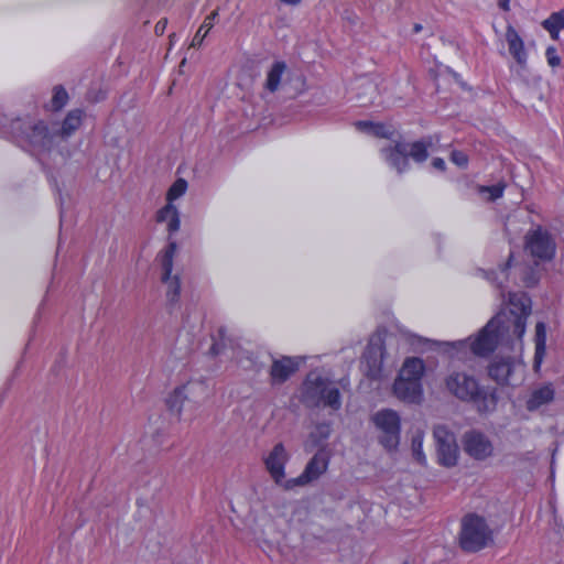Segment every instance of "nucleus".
<instances>
[{"label": "nucleus", "mask_w": 564, "mask_h": 564, "mask_svg": "<svg viewBox=\"0 0 564 564\" xmlns=\"http://www.w3.org/2000/svg\"><path fill=\"white\" fill-rule=\"evenodd\" d=\"M302 402L312 408H329L338 411L341 408V395L337 386L318 371H311L302 383Z\"/></svg>", "instance_id": "obj_5"}, {"label": "nucleus", "mask_w": 564, "mask_h": 564, "mask_svg": "<svg viewBox=\"0 0 564 564\" xmlns=\"http://www.w3.org/2000/svg\"><path fill=\"white\" fill-rule=\"evenodd\" d=\"M534 283H535V281H534V280H532V281H525V285H527V286H531V285H533Z\"/></svg>", "instance_id": "obj_44"}, {"label": "nucleus", "mask_w": 564, "mask_h": 564, "mask_svg": "<svg viewBox=\"0 0 564 564\" xmlns=\"http://www.w3.org/2000/svg\"><path fill=\"white\" fill-rule=\"evenodd\" d=\"M512 256L510 254L509 260L505 267H499L498 271L486 273V279L491 283H495L499 289H502L505 282L508 280L507 269L511 265Z\"/></svg>", "instance_id": "obj_27"}, {"label": "nucleus", "mask_w": 564, "mask_h": 564, "mask_svg": "<svg viewBox=\"0 0 564 564\" xmlns=\"http://www.w3.org/2000/svg\"><path fill=\"white\" fill-rule=\"evenodd\" d=\"M166 24H167L166 19H161L160 21H158V23L155 24V33L158 35H162L165 31Z\"/></svg>", "instance_id": "obj_36"}, {"label": "nucleus", "mask_w": 564, "mask_h": 564, "mask_svg": "<svg viewBox=\"0 0 564 564\" xmlns=\"http://www.w3.org/2000/svg\"><path fill=\"white\" fill-rule=\"evenodd\" d=\"M444 387L448 394L462 402L471 403L478 413L488 414L497 409V389L484 386L465 370H451L444 378Z\"/></svg>", "instance_id": "obj_3"}, {"label": "nucleus", "mask_w": 564, "mask_h": 564, "mask_svg": "<svg viewBox=\"0 0 564 564\" xmlns=\"http://www.w3.org/2000/svg\"><path fill=\"white\" fill-rule=\"evenodd\" d=\"M412 452L420 464L426 463V456L423 453V435L420 432L412 437Z\"/></svg>", "instance_id": "obj_30"}, {"label": "nucleus", "mask_w": 564, "mask_h": 564, "mask_svg": "<svg viewBox=\"0 0 564 564\" xmlns=\"http://www.w3.org/2000/svg\"><path fill=\"white\" fill-rule=\"evenodd\" d=\"M506 40L509 46V52L521 66L525 65L528 55L524 48V43L519 33L512 26H508L506 31Z\"/></svg>", "instance_id": "obj_21"}, {"label": "nucleus", "mask_w": 564, "mask_h": 564, "mask_svg": "<svg viewBox=\"0 0 564 564\" xmlns=\"http://www.w3.org/2000/svg\"><path fill=\"white\" fill-rule=\"evenodd\" d=\"M289 454L282 443L273 446L270 453L264 457V466L274 484L286 490L288 480L285 479V466L289 462Z\"/></svg>", "instance_id": "obj_15"}, {"label": "nucleus", "mask_w": 564, "mask_h": 564, "mask_svg": "<svg viewBox=\"0 0 564 564\" xmlns=\"http://www.w3.org/2000/svg\"><path fill=\"white\" fill-rule=\"evenodd\" d=\"M187 189V182L184 178H177L169 188L166 193L167 203L173 204V202L180 197H182Z\"/></svg>", "instance_id": "obj_29"}, {"label": "nucleus", "mask_w": 564, "mask_h": 564, "mask_svg": "<svg viewBox=\"0 0 564 564\" xmlns=\"http://www.w3.org/2000/svg\"><path fill=\"white\" fill-rule=\"evenodd\" d=\"M209 397L206 380L191 379L176 386L165 398L169 411L181 419L184 411L195 412Z\"/></svg>", "instance_id": "obj_6"}, {"label": "nucleus", "mask_w": 564, "mask_h": 564, "mask_svg": "<svg viewBox=\"0 0 564 564\" xmlns=\"http://www.w3.org/2000/svg\"><path fill=\"white\" fill-rule=\"evenodd\" d=\"M330 435L329 424L322 423L316 425L314 432L311 433V440L314 445H318L321 442L327 440Z\"/></svg>", "instance_id": "obj_31"}, {"label": "nucleus", "mask_w": 564, "mask_h": 564, "mask_svg": "<svg viewBox=\"0 0 564 564\" xmlns=\"http://www.w3.org/2000/svg\"><path fill=\"white\" fill-rule=\"evenodd\" d=\"M500 7H501L503 10H508V9H509V3L505 2V0H501V1H500Z\"/></svg>", "instance_id": "obj_42"}, {"label": "nucleus", "mask_w": 564, "mask_h": 564, "mask_svg": "<svg viewBox=\"0 0 564 564\" xmlns=\"http://www.w3.org/2000/svg\"><path fill=\"white\" fill-rule=\"evenodd\" d=\"M283 3L285 4H291V6H296L299 4L302 0H281Z\"/></svg>", "instance_id": "obj_41"}, {"label": "nucleus", "mask_w": 564, "mask_h": 564, "mask_svg": "<svg viewBox=\"0 0 564 564\" xmlns=\"http://www.w3.org/2000/svg\"><path fill=\"white\" fill-rule=\"evenodd\" d=\"M433 435L440 464L445 467L455 466L458 459V446L454 433L444 425H437Z\"/></svg>", "instance_id": "obj_12"}, {"label": "nucleus", "mask_w": 564, "mask_h": 564, "mask_svg": "<svg viewBox=\"0 0 564 564\" xmlns=\"http://www.w3.org/2000/svg\"><path fill=\"white\" fill-rule=\"evenodd\" d=\"M426 366L419 357L404 359L392 384L393 395L408 404H421L424 400L423 378Z\"/></svg>", "instance_id": "obj_4"}, {"label": "nucleus", "mask_w": 564, "mask_h": 564, "mask_svg": "<svg viewBox=\"0 0 564 564\" xmlns=\"http://www.w3.org/2000/svg\"><path fill=\"white\" fill-rule=\"evenodd\" d=\"M525 250L538 261H550L555 256L556 242L547 229L536 226L525 235Z\"/></svg>", "instance_id": "obj_11"}, {"label": "nucleus", "mask_w": 564, "mask_h": 564, "mask_svg": "<svg viewBox=\"0 0 564 564\" xmlns=\"http://www.w3.org/2000/svg\"><path fill=\"white\" fill-rule=\"evenodd\" d=\"M107 90L102 87L101 83H96L87 93V98L91 102H98L106 98Z\"/></svg>", "instance_id": "obj_32"}, {"label": "nucleus", "mask_w": 564, "mask_h": 564, "mask_svg": "<svg viewBox=\"0 0 564 564\" xmlns=\"http://www.w3.org/2000/svg\"><path fill=\"white\" fill-rule=\"evenodd\" d=\"M506 185L498 183L491 186H479L478 192L488 202H494L503 195Z\"/></svg>", "instance_id": "obj_28"}, {"label": "nucleus", "mask_w": 564, "mask_h": 564, "mask_svg": "<svg viewBox=\"0 0 564 564\" xmlns=\"http://www.w3.org/2000/svg\"><path fill=\"white\" fill-rule=\"evenodd\" d=\"M546 351V326L543 322L535 325L534 369L538 370Z\"/></svg>", "instance_id": "obj_23"}, {"label": "nucleus", "mask_w": 564, "mask_h": 564, "mask_svg": "<svg viewBox=\"0 0 564 564\" xmlns=\"http://www.w3.org/2000/svg\"><path fill=\"white\" fill-rule=\"evenodd\" d=\"M532 311L531 299L524 292L508 293L505 306L478 332L475 338L458 340L457 349L469 347L478 357H487L496 348L511 355L497 356L488 366V376L498 384H517L523 379V335Z\"/></svg>", "instance_id": "obj_1"}, {"label": "nucleus", "mask_w": 564, "mask_h": 564, "mask_svg": "<svg viewBox=\"0 0 564 564\" xmlns=\"http://www.w3.org/2000/svg\"><path fill=\"white\" fill-rule=\"evenodd\" d=\"M547 64L551 67H557L561 64V57L554 46H549L545 52Z\"/></svg>", "instance_id": "obj_33"}, {"label": "nucleus", "mask_w": 564, "mask_h": 564, "mask_svg": "<svg viewBox=\"0 0 564 564\" xmlns=\"http://www.w3.org/2000/svg\"><path fill=\"white\" fill-rule=\"evenodd\" d=\"M299 364L290 357H283L272 362L270 377L273 384L285 382L296 370Z\"/></svg>", "instance_id": "obj_17"}, {"label": "nucleus", "mask_w": 564, "mask_h": 564, "mask_svg": "<svg viewBox=\"0 0 564 564\" xmlns=\"http://www.w3.org/2000/svg\"><path fill=\"white\" fill-rule=\"evenodd\" d=\"M155 218L158 223L166 225V230L170 235L178 231L181 219L178 209L174 204L166 203L165 206L158 210Z\"/></svg>", "instance_id": "obj_20"}, {"label": "nucleus", "mask_w": 564, "mask_h": 564, "mask_svg": "<svg viewBox=\"0 0 564 564\" xmlns=\"http://www.w3.org/2000/svg\"><path fill=\"white\" fill-rule=\"evenodd\" d=\"M371 422L379 431V441L382 446L393 451L400 443L401 419L397 411L382 409L371 416Z\"/></svg>", "instance_id": "obj_10"}, {"label": "nucleus", "mask_w": 564, "mask_h": 564, "mask_svg": "<svg viewBox=\"0 0 564 564\" xmlns=\"http://www.w3.org/2000/svg\"><path fill=\"white\" fill-rule=\"evenodd\" d=\"M53 371L56 373V375H59V373H65L66 370H65V365L61 366V362L58 361L54 367H53Z\"/></svg>", "instance_id": "obj_38"}, {"label": "nucleus", "mask_w": 564, "mask_h": 564, "mask_svg": "<svg viewBox=\"0 0 564 564\" xmlns=\"http://www.w3.org/2000/svg\"><path fill=\"white\" fill-rule=\"evenodd\" d=\"M451 159H452V162L455 163L459 167H465L468 163L467 155L462 151H453Z\"/></svg>", "instance_id": "obj_35"}, {"label": "nucleus", "mask_w": 564, "mask_h": 564, "mask_svg": "<svg viewBox=\"0 0 564 564\" xmlns=\"http://www.w3.org/2000/svg\"><path fill=\"white\" fill-rule=\"evenodd\" d=\"M329 456L324 451H318L306 464L302 474L295 478L288 480L286 490H292L295 487L306 486L314 480H317L328 468Z\"/></svg>", "instance_id": "obj_14"}, {"label": "nucleus", "mask_w": 564, "mask_h": 564, "mask_svg": "<svg viewBox=\"0 0 564 564\" xmlns=\"http://www.w3.org/2000/svg\"><path fill=\"white\" fill-rule=\"evenodd\" d=\"M356 128L369 135L392 139L394 135V129L392 126L372 122V121H358L355 123Z\"/></svg>", "instance_id": "obj_22"}, {"label": "nucleus", "mask_w": 564, "mask_h": 564, "mask_svg": "<svg viewBox=\"0 0 564 564\" xmlns=\"http://www.w3.org/2000/svg\"><path fill=\"white\" fill-rule=\"evenodd\" d=\"M210 352H212L213 355H219V354H220V349H219V347H218V345H217V344H214V345L212 346V348H210Z\"/></svg>", "instance_id": "obj_40"}, {"label": "nucleus", "mask_w": 564, "mask_h": 564, "mask_svg": "<svg viewBox=\"0 0 564 564\" xmlns=\"http://www.w3.org/2000/svg\"><path fill=\"white\" fill-rule=\"evenodd\" d=\"M431 142L424 140L415 142H395L393 147L381 149L384 162L399 174L408 171L409 159L416 163L424 162L429 156Z\"/></svg>", "instance_id": "obj_7"}, {"label": "nucleus", "mask_w": 564, "mask_h": 564, "mask_svg": "<svg viewBox=\"0 0 564 564\" xmlns=\"http://www.w3.org/2000/svg\"><path fill=\"white\" fill-rule=\"evenodd\" d=\"M554 397L555 390L552 383H545L534 388L527 400V409L529 411H536L550 404L554 400Z\"/></svg>", "instance_id": "obj_18"}, {"label": "nucleus", "mask_w": 564, "mask_h": 564, "mask_svg": "<svg viewBox=\"0 0 564 564\" xmlns=\"http://www.w3.org/2000/svg\"><path fill=\"white\" fill-rule=\"evenodd\" d=\"M432 165L434 169L436 170H440V171H444L445 170V161L441 158H435L433 159L432 161Z\"/></svg>", "instance_id": "obj_37"}, {"label": "nucleus", "mask_w": 564, "mask_h": 564, "mask_svg": "<svg viewBox=\"0 0 564 564\" xmlns=\"http://www.w3.org/2000/svg\"><path fill=\"white\" fill-rule=\"evenodd\" d=\"M217 17L218 12L215 10L205 18L203 24L192 40V46H199L203 43L204 39L214 26Z\"/></svg>", "instance_id": "obj_25"}, {"label": "nucleus", "mask_w": 564, "mask_h": 564, "mask_svg": "<svg viewBox=\"0 0 564 564\" xmlns=\"http://www.w3.org/2000/svg\"><path fill=\"white\" fill-rule=\"evenodd\" d=\"M72 118H73V131H74L78 127H80L83 121L88 119V116L86 115V112L83 109H75V110L73 109Z\"/></svg>", "instance_id": "obj_34"}, {"label": "nucleus", "mask_w": 564, "mask_h": 564, "mask_svg": "<svg viewBox=\"0 0 564 564\" xmlns=\"http://www.w3.org/2000/svg\"><path fill=\"white\" fill-rule=\"evenodd\" d=\"M288 69L283 61H274L265 72L263 89L268 93H276L283 83V76Z\"/></svg>", "instance_id": "obj_19"}, {"label": "nucleus", "mask_w": 564, "mask_h": 564, "mask_svg": "<svg viewBox=\"0 0 564 564\" xmlns=\"http://www.w3.org/2000/svg\"><path fill=\"white\" fill-rule=\"evenodd\" d=\"M505 2L509 3V2H510V0H505Z\"/></svg>", "instance_id": "obj_45"}, {"label": "nucleus", "mask_w": 564, "mask_h": 564, "mask_svg": "<svg viewBox=\"0 0 564 564\" xmlns=\"http://www.w3.org/2000/svg\"><path fill=\"white\" fill-rule=\"evenodd\" d=\"M365 86H366V89L368 91H370L371 94H373L376 91V87H375V85L372 83L366 82Z\"/></svg>", "instance_id": "obj_39"}, {"label": "nucleus", "mask_w": 564, "mask_h": 564, "mask_svg": "<svg viewBox=\"0 0 564 564\" xmlns=\"http://www.w3.org/2000/svg\"><path fill=\"white\" fill-rule=\"evenodd\" d=\"M176 251V242L170 241L156 257L160 267V279L165 290L166 304L171 308H174L181 299V275L178 272L174 273Z\"/></svg>", "instance_id": "obj_8"}, {"label": "nucleus", "mask_w": 564, "mask_h": 564, "mask_svg": "<svg viewBox=\"0 0 564 564\" xmlns=\"http://www.w3.org/2000/svg\"><path fill=\"white\" fill-rule=\"evenodd\" d=\"M542 26L550 33L553 40H557L560 31L564 29V9L553 12L542 22Z\"/></svg>", "instance_id": "obj_24"}, {"label": "nucleus", "mask_w": 564, "mask_h": 564, "mask_svg": "<svg viewBox=\"0 0 564 564\" xmlns=\"http://www.w3.org/2000/svg\"><path fill=\"white\" fill-rule=\"evenodd\" d=\"M422 30V25L421 24H415L414 25V32H420Z\"/></svg>", "instance_id": "obj_43"}, {"label": "nucleus", "mask_w": 564, "mask_h": 564, "mask_svg": "<svg viewBox=\"0 0 564 564\" xmlns=\"http://www.w3.org/2000/svg\"><path fill=\"white\" fill-rule=\"evenodd\" d=\"M462 443L465 453L475 460L482 462L494 456L495 446L492 441L479 430L465 432Z\"/></svg>", "instance_id": "obj_13"}, {"label": "nucleus", "mask_w": 564, "mask_h": 564, "mask_svg": "<svg viewBox=\"0 0 564 564\" xmlns=\"http://www.w3.org/2000/svg\"><path fill=\"white\" fill-rule=\"evenodd\" d=\"M67 100L68 94L66 89L61 85L55 86L53 89L52 99L50 104L46 105V108L51 111H58L66 105Z\"/></svg>", "instance_id": "obj_26"}, {"label": "nucleus", "mask_w": 564, "mask_h": 564, "mask_svg": "<svg viewBox=\"0 0 564 564\" xmlns=\"http://www.w3.org/2000/svg\"><path fill=\"white\" fill-rule=\"evenodd\" d=\"M0 134L11 137L21 148L42 156L48 181L61 205L59 223L63 227L67 218L65 204L69 197L67 175L70 155V112L65 116L62 124L52 123L50 128L43 121L17 118L11 120L8 129L0 128Z\"/></svg>", "instance_id": "obj_2"}, {"label": "nucleus", "mask_w": 564, "mask_h": 564, "mask_svg": "<svg viewBox=\"0 0 564 564\" xmlns=\"http://www.w3.org/2000/svg\"><path fill=\"white\" fill-rule=\"evenodd\" d=\"M459 541L465 551L477 552L492 541V531L484 518L468 514L462 521Z\"/></svg>", "instance_id": "obj_9"}, {"label": "nucleus", "mask_w": 564, "mask_h": 564, "mask_svg": "<svg viewBox=\"0 0 564 564\" xmlns=\"http://www.w3.org/2000/svg\"><path fill=\"white\" fill-rule=\"evenodd\" d=\"M384 358L386 352L381 339L379 337L370 339L364 354L369 378L379 379L381 377Z\"/></svg>", "instance_id": "obj_16"}]
</instances>
